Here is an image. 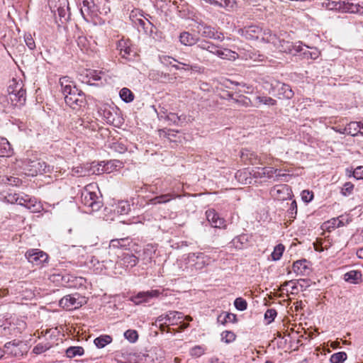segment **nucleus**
<instances>
[{"mask_svg":"<svg viewBox=\"0 0 363 363\" xmlns=\"http://www.w3.org/2000/svg\"><path fill=\"white\" fill-rule=\"evenodd\" d=\"M347 357L345 352H339L332 354L330 361L331 363H343L347 359Z\"/></svg>","mask_w":363,"mask_h":363,"instance_id":"39","label":"nucleus"},{"mask_svg":"<svg viewBox=\"0 0 363 363\" xmlns=\"http://www.w3.org/2000/svg\"><path fill=\"white\" fill-rule=\"evenodd\" d=\"M26 45L30 50H33L35 48V43L31 35H27L25 38Z\"/></svg>","mask_w":363,"mask_h":363,"instance_id":"60","label":"nucleus"},{"mask_svg":"<svg viewBox=\"0 0 363 363\" xmlns=\"http://www.w3.org/2000/svg\"><path fill=\"white\" fill-rule=\"evenodd\" d=\"M349 177H354L356 179H363V166L357 167L352 172H350Z\"/></svg>","mask_w":363,"mask_h":363,"instance_id":"52","label":"nucleus"},{"mask_svg":"<svg viewBox=\"0 0 363 363\" xmlns=\"http://www.w3.org/2000/svg\"><path fill=\"white\" fill-rule=\"evenodd\" d=\"M77 43L79 49L84 52H89L93 51L94 42L90 39L89 40L84 35H79L77 39Z\"/></svg>","mask_w":363,"mask_h":363,"instance_id":"21","label":"nucleus"},{"mask_svg":"<svg viewBox=\"0 0 363 363\" xmlns=\"http://www.w3.org/2000/svg\"><path fill=\"white\" fill-rule=\"evenodd\" d=\"M289 213L291 214V218H295V216L297 213V203L296 201H293L291 203V206L289 208Z\"/></svg>","mask_w":363,"mask_h":363,"instance_id":"62","label":"nucleus"},{"mask_svg":"<svg viewBox=\"0 0 363 363\" xmlns=\"http://www.w3.org/2000/svg\"><path fill=\"white\" fill-rule=\"evenodd\" d=\"M255 106L259 107L261 104L267 106H274L277 104V101L272 97L267 96H256L254 99Z\"/></svg>","mask_w":363,"mask_h":363,"instance_id":"27","label":"nucleus"},{"mask_svg":"<svg viewBox=\"0 0 363 363\" xmlns=\"http://www.w3.org/2000/svg\"><path fill=\"white\" fill-rule=\"evenodd\" d=\"M285 247L282 244L277 245L272 252L271 257L272 260L277 261L279 260L283 255Z\"/></svg>","mask_w":363,"mask_h":363,"instance_id":"40","label":"nucleus"},{"mask_svg":"<svg viewBox=\"0 0 363 363\" xmlns=\"http://www.w3.org/2000/svg\"><path fill=\"white\" fill-rule=\"evenodd\" d=\"M288 189L289 188L287 185H277L272 189L270 193L273 196L276 197L277 199L284 200L286 199V197L284 196H281V194H284L285 191H287Z\"/></svg>","mask_w":363,"mask_h":363,"instance_id":"30","label":"nucleus"},{"mask_svg":"<svg viewBox=\"0 0 363 363\" xmlns=\"http://www.w3.org/2000/svg\"><path fill=\"white\" fill-rule=\"evenodd\" d=\"M304 55L308 57L315 60L319 57L320 52L317 49H313L312 51L305 52Z\"/></svg>","mask_w":363,"mask_h":363,"instance_id":"61","label":"nucleus"},{"mask_svg":"<svg viewBox=\"0 0 363 363\" xmlns=\"http://www.w3.org/2000/svg\"><path fill=\"white\" fill-rule=\"evenodd\" d=\"M127 242L126 238H122V239H113L111 240L110 242L109 247L113 248H120V247H125L126 246L125 242Z\"/></svg>","mask_w":363,"mask_h":363,"instance_id":"47","label":"nucleus"},{"mask_svg":"<svg viewBox=\"0 0 363 363\" xmlns=\"http://www.w3.org/2000/svg\"><path fill=\"white\" fill-rule=\"evenodd\" d=\"M268 43H272L279 51L292 55H296L302 50V43L294 44L292 42L281 40L275 34H272Z\"/></svg>","mask_w":363,"mask_h":363,"instance_id":"6","label":"nucleus"},{"mask_svg":"<svg viewBox=\"0 0 363 363\" xmlns=\"http://www.w3.org/2000/svg\"><path fill=\"white\" fill-rule=\"evenodd\" d=\"M342 9L347 13L363 14V2L357 4L351 1L344 2Z\"/></svg>","mask_w":363,"mask_h":363,"instance_id":"22","label":"nucleus"},{"mask_svg":"<svg viewBox=\"0 0 363 363\" xmlns=\"http://www.w3.org/2000/svg\"><path fill=\"white\" fill-rule=\"evenodd\" d=\"M165 119L173 123L174 124H177L178 122L181 120V117H179V116L176 113H169L166 116Z\"/></svg>","mask_w":363,"mask_h":363,"instance_id":"57","label":"nucleus"},{"mask_svg":"<svg viewBox=\"0 0 363 363\" xmlns=\"http://www.w3.org/2000/svg\"><path fill=\"white\" fill-rule=\"evenodd\" d=\"M221 337L222 340H223L226 343H230L235 340L236 336L234 333L226 330L222 333Z\"/></svg>","mask_w":363,"mask_h":363,"instance_id":"49","label":"nucleus"},{"mask_svg":"<svg viewBox=\"0 0 363 363\" xmlns=\"http://www.w3.org/2000/svg\"><path fill=\"white\" fill-rule=\"evenodd\" d=\"M67 11L63 7H59L57 9V14L60 18L62 23L66 21L69 18V15L67 16Z\"/></svg>","mask_w":363,"mask_h":363,"instance_id":"55","label":"nucleus"},{"mask_svg":"<svg viewBox=\"0 0 363 363\" xmlns=\"http://www.w3.org/2000/svg\"><path fill=\"white\" fill-rule=\"evenodd\" d=\"M263 87L268 90L269 94H274L277 91V96L279 99H291L294 96V91L289 85L281 83L275 79L264 80Z\"/></svg>","mask_w":363,"mask_h":363,"instance_id":"4","label":"nucleus"},{"mask_svg":"<svg viewBox=\"0 0 363 363\" xmlns=\"http://www.w3.org/2000/svg\"><path fill=\"white\" fill-rule=\"evenodd\" d=\"M59 304L62 308L71 311L81 307L82 306V301L80 300L79 295L75 294L64 296L60 300Z\"/></svg>","mask_w":363,"mask_h":363,"instance_id":"10","label":"nucleus"},{"mask_svg":"<svg viewBox=\"0 0 363 363\" xmlns=\"http://www.w3.org/2000/svg\"><path fill=\"white\" fill-rule=\"evenodd\" d=\"M184 318L181 312L169 311L166 313L162 314L157 318V323H162V325L182 324L181 327L184 329L189 327V324L182 322Z\"/></svg>","mask_w":363,"mask_h":363,"instance_id":"7","label":"nucleus"},{"mask_svg":"<svg viewBox=\"0 0 363 363\" xmlns=\"http://www.w3.org/2000/svg\"><path fill=\"white\" fill-rule=\"evenodd\" d=\"M112 340L113 339L111 336L108 335H103L95 338L94 342L98 348L101 349L104 348L105 346L111 343L112 342Z\"/></svg>","mask_w":363,"mask_h":363,"instance_id":"34","label":"nucleus"},{"mask_svg":"<svg viewBox=\"0 0 363 363\" xmlns=\"http://www.w3.org/2000/svg\"><path fill=\"white\" fill-rule=\"evenodd\" d=\"M91 263L96 267V271L101 272L104 269H106L111 267L113 264V261L111 259L100 261L98 257L94 256L91 259Z\"/></svg>","mask_w":363,"mask_h":363,"instance_id":"26","label":"nucleus"},{"mask_svg":"<svg viewBox=\"0 0 363 363\" xmlns=\"http://www.w3.org/2000/svg\"><path fill=\"white\" fill-rule=\"evenodd\" d=\"M21 180L16 177L0 175V184H8L10 186H18Z\"/></svg>","mask_w":363,"mask_h":363,"instance_id":"32","label":"nucleus"},{"mask_svg":"<svg viewBox=\"0 0 363 363\" xmlns=\"http://www.w3.org/2000/svg\"><path fill=\"white\" fill-rule=\"evenodd\" d=\"M240 157L242 161L247 164L257 165L262 164L261 158L255 152L250 150H242L240 152Z\"/></svg>","mask_w":363,"mask_h":363,"instance_id":"14","label":"nucleus"},{"mask_svg":"<svg viewBox=\"0 0 363 363\" xmlns=\"http://www.w3.org/2000/svg\"><path fill=\"white\" fill-rule=\"evenodd\" d=\"M165 133V136L170 140H173V138L176 136V134L178 131H174L173 130H168L167 132L163 131Z\"/></svg>","mask_w":363,"mask_h":363,"instance_id":"64","label":"nucleus"},{"mask_svg":"<svg viewBox=\"0 0 363 363\" xmlns=\"http://www.w3.org/2000/svg\"><path fill=\"white\" fill-rule=\"evenodd\" d=\"M239 33L248 40H261L267 43L272 35L269 29H264L257 25H250L239 30Z\"/></svg>","mask_w":363,"mask_h":363,"instance_id":"3","label":"nucleus"},{"mask_svg":"<svg viewBox=\"0 0 363 363\" xmlns=\"http://www.w3.org/2000/svg\"><path fill=\"white\" fill-rule=\"evenodd\" d=\"M206 218L208 222L214 228H221L224 223V220L220 218L218 213L213 209H209L206 211Z\"/></svg>","mask_w":363,"mask_h":363,"instance_id":"20","label":"nucleus"},{"mask_svg":"<svg viewBox=\"0 0 363 363\" xmlns=\"http://www.w3.org/2000/svg\"><path fill=\"white\" fill-rule=\"evenodd\" d=\"M101 72H99L95 69H84L80 72L79 79L82 83L88 85H97L96 82L101 79Z\"/></svg>","mask_w":363,"mask_h":363,"instance_id":"11","label":"nucleus"},{"mask_svg":"<svg viewBox=\"0 0 363 363\" xmlns=\"http://www.w3.org/2000/svg\"><path fill=\"white\" fill-rule=\"evenodd\" d=\"M13 152V148L8 140L5 138H0V156L9 157L12 155Z\"/></svg>","mask_w":363,"mask_h":363,"instance_id":"25","label":"nucleus"},{"mask_svg":"<svg viewBox=\"0 0 363 363\" xmlns=\"http://www.w3.org/2000/svg\"><path fill=\"white\" fill-rule=\"evenodd\" d=\"M121 55L123 57H125L126 55H129L131 52V49L128 46L123 45L121 43L119 44Z\"/></svg>","mask_w":363,"mask_h":363,"instance_id":"59","label":"nucleus"},{"mask_svg":"<svg viewBox=\"0 0 363 363\" xmlns=\"http://www.w3.org/2000/svg\"><path fill=\"white\" fill-rule=\"evenodd\" d=\"M189 262H194L196 269H202L205 265L208 264L209 257L202 252L191 253L188 257Z\"/></svg>","mask_w":363,"mask_h":363,"instance_id":"16","label":"nucleus"},{"mask_svg":"<svg viewBox=\"0 0 363 363\" xmlns=\"http://www.w3.org/2000/svg\"><path fill=\"white\" fill-rule=\"evenodd\" d=\"M16 88H18V89H16L17 92L15 94L13 101H16L20 103L24 102L26 100V90L23 89L21 83L16 84Z\"/></svg>","mask_w":363,"mask_h":363,"instance_id":"37","label":"nucleus"},{"mask_svg":"<svg viewBox=\"0 0 363 363\" xmlns=\"http://www.w3.org/2000/svg\"><path fill=\"white\" fill-rule=\"evenodd\" d=\"M301 198L303 201L308 203L313 199V194L308 190H303L301 192Z\"/></svg>","mask_w":363,"mask_h":363,"instance_id":"56","label":"nucleus"},{"mask_svg":"<svg viewBox=\"0 0 363 363\" xmlns=\"http://www.w3.org/2000/svg\"><path fill=\"white\" fill-rule=\"evenodd\" d=\"M24 169L27 171V174L30 176H35L38 174L50 173L53 171V166L48 164L45 161L41 160L26 159L23 162Z\"/></svg>","mask_w":363,"mask_h":363,"instance_id":"5","label":"nucleus"},{"mask_svg":"<svg viewBox=\"0 0 363 363\" xmlns=\"http://www.w3.org/2000/svg\"><path fill=\"white\" fill-rule=\"evenodd\" d=\"M84 349L82 347H69L66 350L67 357L72 358L76 356H82L84 354Z\"/></svg>","mask_w":363,"mask_h":363,"instance_id":"38","label":"nucleus"},{"mask_svg":"<svg viewBox=\"0 0 363 363\" xmlns=\"http://www.w3.org/2000/svg\"><path fill=\"white\" fill-rule=\"evenodd\" d=\"M249 174L254 179H262L264 177V167H255L249 172Z\"/></svg>","mask_w":363,"mask_h":363,"instance_id":"44","label":"nucleus"},{"mask_svg":"<svg viewBox=\"0 0 363 363\" xmlns=\"http://www.w3.org/2000/svg\"><path fill=\"white\" fill-rule=\"evenodd\" d=\"M73 174H77L80 177L85 176V170L82 167H77L72 169Z\"/></svg>","mask_w":363,"mask_h":363,"instance_id":"63","label":"nucleus"},{"mask_svg":"<svg viewBox=\"0 0 363 363\" xmlns=\"http://www.w3.org/2000/svg\"><path fill=\"white\" fill-rule=\"evenodd\" d=\"M26 257L29 262L35 265H40L47 262L48 259V255L45 252L38 249L28 250Z\"/></svg>","mask_w":363,"mask_h":363,"instance_id":"13","label":"nucleus"},{"mask_svg":"<svg viewBox=\"0 0 363 363\" xmlns=\"http://www.w3.org/2000/svg\"><path fill=\"white\" fill-rule=\"evenodd\" d=\"M16 201L18 202L20 205L24 206L27 207L28 208H30L31 206H35L34 204H32V201L29 198H23V197H18L16 199Z\"/></svg>","mask_w":363,"mask_h":363,"instance_id":"54","label":"nucleus"},{"mask_svg":"<svg viewBox=\"0 0 363 363\" xmlns=\"http://www.w3.org/2000/svg\"><path fill=\"white\" fill-rule=\"evenodd\" d=\"M354 184L351 182H345L341 189V194L344 196H349L353 194Z\"/></svg>","mask_w":363,"mask_h":363,"instance_id":"43","label":"nucleus"},{"mask_svg":"<svg viewBox=\"0 0 363 363\" xmlns=\"http://www.w3.org/2000/svg\"><path fill=\"white\" fill-rule=\"evenodd\" d=\"M180 197V195L174 193L164 194L150 199L149 203L151 205L164 204L169 202L172 199Z\"/></svg>","mask_w":363,"mask_h":363,"instance_id":"18","label":"nucleus"},{"mask_svg":"<svg viewBox=\"0 0 363 363\" xmlns=\"http://www.w3.org/2000/svg\"><path fill=\"white\" fill-rule=\"evenodd\" d=\"M206 50L223 60H235L238 57L237 52L228 48H220L211 42H209Z\"/></svg>","mask_w":363,"mask_h":363,"instance_id":"9","label":"nucleus"},{"mask_svg":"<svg viewBox=\"0 0 363 363\" xmlns=\"http://www.w3.org/2000/svg\"><path fill=\"white\" fill-rule=\"evenodd\" d=\"M250 171L239 170L235 173V178L241 183L245 184H250L252 183L253 178L249 174Z\"/></svg>","mask_w":363,"mask_h":363,"instance_id":"28","label":"nucleus"},{"mask_svg":"<svg viewBox=\"0 0 363 363\" xmlns=\"http://www.w3.org/2000/svg\"><path fill=\"white\" fill-rule=\"evenodd\" d=\"M160 294L158 290H150L147 291L138 292L136 295L132 296L130 301L135 305H140L143 303H147L150 299L158 297Z\"/></svg>","mask_w":363,"mask_h":363,"instance_id":"12","label":"nucleus"},{"mask_svg":"<svg viewBox=\"0 0 363 363\" xmlns=\"http://www.w3.org/2000/svg\"><path fill=\"white\" fill-rule=\"evenodd\" d=\"M121 99L125 103H130L134 99L133 93L128 88H123L119 92Z\"/></svg>","mask_w":363,"mask_h":363,"instance_id":"35","label":"nucleus"},{"mask_svg":"<svg viewBox=\"0 0 363 363\" xmlns=\"http://www.w3.org/2000/svg\"><path fill=\"white\" fill-rule=\"evenodd\" d=\"M205 352V348L200 345L192 347L190 350V354L194 357H199Z\"/></svg>","mask_w":363,"mask_h":363,"instance_id":"50","label":"nucleus"},{"mask_svg":"<svg viewBox=\"0 0 363 363\" xmlns=\"http://www.w3.org/2000/svg\"><path fill=\"white\" fill-rule=\"evenodd\" d=\"M292 268L293 271L300 276H308L311 272L309 262L305 259L294 262Z\"/></svg>","mask_w":363,"mask_h":363,"instance_id":"15","label":"nucleus"},{"mask_svg":"<svg viewBox=\"0 0 363 363\" xmlns=\"http://www.w3.org/2000/svg\"><path fill=\"white\" fill-rule=\"evenodd\" d=\"M196 30L201 37L205 38L218 40L219 41H223L224 39V35L221 32H218L216 28L205 23L202 21L196 22Z\"/></svg>","mask_w":363,"mask_h":363,"instance_id":"8","label":"nucleus"},{"mask_svg":"<svg viewBox=\"0 0 363 363\" xmlns=\"http://www.w3.org/2000/svg\"><path fill=\"white\" fill-rule=\"evenodd\" d=\"M334 221L337 222V228H340L348 224L351 220L347 216H341L337 218H334Z\"/></svg>","mask_w":363,"mask_h":363,"instance_id":"53","label":"nucleus"},{"mask_svg":"<svg viewBox=\"0 0 363 363\" xmlns=\"http://www.w3.org/2000/svg\"><path fill=\"white\" fill-rule=\"evenodd\" d=\"M117 212L121 215L128 213L130 210V204L127 201H121L118 203L117 207Z\"/></svg>","mask_w":363,"mask_h":363,"instance_id":"42","label":"nucleus"},{"mask_svg":"<svg viewBox=\"0 0 363 363\" xmlns=\"http://www.w3.org/2000/svg\"><path fill=\"white\" fill-rule=\"evenodd\" d=\"M361 272L357 270L350 271L344 275L345 281L351 284L358 283L359 281L361 280Z\"/></svg>","mask_w":363,"mask_h":363,"instance_id":"29","label":"nucleus"},{"mask_svg":"<svg viewBox=\"0 0 363 363\" xmlns=\"http://www.w3.org/2000/svg\"><path fill=\"white\" fill-rule=\"evenodd\" d=\"M133 17V15L130 16V18L132 19V21L134 22V23L137 26L142 27L145 33H147V29L149 28V27L150 28V32H152V28H153V25L150 21H148V20L145 21L141 18H137L135 21L132 18Z\"/></svg>","mask_w":363,"mask_h":363,"instance_id":"36","label":"nucleus"},{"mask_svg":"<svg viewBox=\"0 0 363 363\" xmlns=\"http://www.w3.org/2000/svg\"><path fill=\"white\" fill-rule=\"evenodd\" d=\"M234 306L238 311H243L247 309V303L244 298L238 297L234 301Z\"/></svg>","mask_w":363,"mask_h":363,"instance_id":"45","label":"nucleus"},{"mask_svg":"<svg viewBox=\"0 0 363 363\" xmlns=\"http://www.w3.org/2000/svg\"><path fill=\"white\" fill-rule=\"evenodd\" d=\"M62 86V92L65 97V103L72 109H79L86 104L84 94L69 80L68 77L60 79Z\"/></svg>","mask_w":363,"mask_h":363,"instance_id":"1","label":"nucleus"},{"mask_svg":"<svg viewBox=\"0 0 363 363\" xmlns=\"http://www.w3.org/2000/svg\"><path fill=\"white\" fill-rule=\"evenodd\" d=\"M124 337L129 342H135L138 338V334L135 330H128L124 333Z\"/></svg>","mask_w":363,"mask_h":363,"instance_id":"48","label":"nucleus"},{"mask_svg":"<svg viewBox=\"0 0 363 363\" xmlns=\"http://www.w3.org/2000/svg\"><path fill=\"white\" fill-rule=\"evenodd\" d=\"M4 347L7 352H9L15 356L18 354V352H17V343L9 342L6 343Z\"/></svg>","mask_w":363,"mask_h":363,"instance_id":"51","label":"nucleus"},{"mask_svg":"<svg viewBox=\"0 0 363 363\" xmlns=\"http://www.w3.org/2000/svg\"><path fill=\"white\" fill-rule=\"evenodd\" d=\"M82 8H81V13L84 17L85 15H89L95 11V4L93 0H82Z\"/></svg>","mask_w":363,"mask_h":363,"instance_id":"31","label":"nucleus"},{"mask_svg":"<svg viewBox=\"0 0 363 363\" xmlns=\"http://www.w3.org/2000/svg\"><path fill=\"white\" fill-rule=\"evenodd\" d=\"M180 43L186 46H192L199 41V37L187 31H184L179 35Z\"/></svg>","mask_w":363,"mask_h":363,"instance_id":"19","label":"nucleus"},{"mask_svg":"<svg viewBox=\"0 0 363 363\" xmlns=\"http://www.w3.org/2000/svg\"><path fill=\"white\" fill-rule=\"evenodd\" d=\"M138 262V258L133 254L125 253L123 254L121 260L120 264L124 267H133Z\"/></svg>","mask_w":363,"mask_h":363,"instance_id":"24","label":"nucleus"},{"mask_svg":"<svg viewBox=\"0 0 363 363\" xmlns=\"http://www.w3.org/2000/svg\"><path fill=\"white\" fill-rule=\"evenodd\" d=\"M333 129L340 134H347L352 136H356L360 133V130H358V124L354 121L350 122L343 128L333 127Z\"/></svg>","mask_w":363,"mask_h":363,"instance_id":"17","label":"nucleus"},{"mask_svg":"<svg viewBox=\"0 0 363 363\" xmlns=\"http://www.w3.org/2000/svg\"><path fill=\"white\" fill-rule=\"evenodd\" d=\"M16 84H18L15 81H13V84H11L8 87V93L10 96V99L11 101H13V97L15 96V94H16V89H18V88H16Z\"/></svg>","mask_w":363,"mask_h":363,"instance_id":"58","label":"nucleus"},{"mask_svg":"<svg viewBox=\"0 0 363 363\" xmlns=\"http://www.w3.org/2000/svg\"><path fill=\"white\" fill-rule=\"evenodd\" d=\"M111 148L116 152H118L120 154L124 153L127 151L128 148L123 142L117 141L113 143Z\"/></svg>","mask_w":363,"mask_h":363,"instance_id":"41","label":"nucleus"},{"mask_svg":"<svg viewBox=\"0 0 363 363\" xmlns=\"http://www.w3.org/2000/svg\"><path fill=\"white\" fill-rule=\"evenodd\" d=\"M277 315V312L274 308H269L264 313V319L267 324L272 323Z\"/></svg>","mask_w":363,"mask_h":363,"instance_id":"46","label":"nucleus"},{"mask_svg":"<svg viewBox=\"0 0 363 363\" xmlns=\"http://www.w3.org/2000/svg\"><path fill=\"white\" fill-rule=\"evenodd\" d=\"M287 174H281V170L273 167H264V177L272 179L273 182H279L281 177H286Z\"/></svg>","mask_w":363,"mask_h":363,"instance_id":"23","label":"nucleus"},{"mask_svg":"<svg viewBox=\"0 0 363 363\" xmlns=\"http://www.w3.org/2000/svg\"><path fill=\"white\" fill-rule=\"evenodd\" d=\"M217 320L222 325H225L227 322L235 323L237 316L235 314L225 312L218 316Z\"/></svg>","mask_w":363,"mask_h":363,"instance_id":"33","label":"nucleus"},{"mask_svg":"<svg viewBox=\"0 0 363 363\" xmlns=\"http://www.w3.org/2000/svg\"><path fill=\"white\" fill-rule=\"evenodd\" d=\"M96 190L99 191L96 185L89 184L84 187L81 194L82 203L94 211H99L102 206L101 200L98 196Z\"/></svg>","mask_w":363,"mask_h":363,"instance_id":"2","label":"nucleus"}]
</instances>
